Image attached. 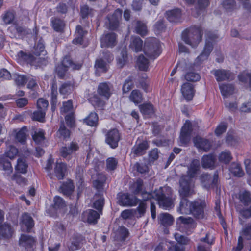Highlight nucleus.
<instances>
[{
  "label": "nucleus",
  "instance_id": "f257e3e1",
  "mask_svg": "<svg viewBox=\"0 0 251 251\" xmlns=\"http://www.w3.org/2000/svg\"><path fill=\"white\" fill-rule=\"evenodd\" d=\"M179 183L180 188L179 192L182 199L178 211L182 214H190L192 211L193 202H190L186 197L193 193V186L191 182L187 180V176L182 177L180 179Z\"/></svg>",
  "mask_w": 251,
  "mask_h": 251
},
{
  "label": "nucleus",
  "instance_id": "f03ea898",
  "mask_svg": "<svg viewBox=\"0 0 251 251\" xmlns=\"http://www.w3.org/2000/svg\"><path fill=\"white\" fill-rule=\"evenodd\" d=\"M154 194L158 201L159 206L164 209H169L174 207V200L175 198L173 194L171 187L164 186L154 191Z\"/></svg>",
  "mask_w": 251,
  "mask_h": 251
},
{
  "label": "nucleus",
  "instance_id": "7ed1b4c3",
  "mask_svg": "<svg viewBox=\"0 0 251 251\" xmlns=\"http://www.w3.org/2000/svg\"><path fill=\"white\" fill-rule=\"evenodd\" d=\"M202 36L201 27H192L182 33V39L192 47H195L200 42Z\"/></svg>",
  "mask_w": 251,
  "mask_h": 251
},
{
  "label": "nucleus",
  "instance_id": "20e7f679",
  "mask_svg": "<svg viewBox=\"0 0 251 251\" xmlns=\"http://www.w3.org/2000/svg\"><path fill=\"white\" fill-rule=\"evenodd\" d=\"M144 52L151 59L157 58L161 52L159 41L154 38L147 39L145 43Z\"/></svg>",
  "mask_w": 251,
  "mask_h": 251
},
{
  "label": "nucleus",
  "instance_id": "39448f33",
  "mask_svg": "<svg viewBox=\"0 0 251 251\" xmlns=\"http://www.w3.org/2000/svg\"><path fill=\"white\" fill-rule=\"evenodd\" d=\"M217 37V35L215 33L210 32L206 33L207 39L204 48L201 53L196 59L195 62L196 64L199 65L208 58L213 48L212 42L209 40H213Z\"/></svg>",
  "mask_w": 251,
  "mask_h": 251
},
{
  "label": "nucleus",
  "instance_id": "423d86ee",
  "mask_svg": "<svg viewBox=\"0 0 251 251\" xmlns=\"http://www.w3.org/2000/svg\"><path fill=\"white\" fill-rule=\"evenodd\" d=\"M113 60V55L108 51H102L100 57L96 60L95 67L97 73L105 72L108 70V63Z\"/></svg>",
  "mask_w": 251,
  "mask_h": 251
},
{
  "label": "nucleus",
  "instance_id": "0eeeda50",
  "mask_svg": "<svg viewBox=\"0 0 251 251\" xmlns=\"http://www.w3.org/2000/svg\"><path fill=\"white\" fill-rule=\"evenodd\" d=\"M70 68L72 69H78L72 60L68 57L63 58L62 63L56 68V72L60 78H63L68 69Z\"/></svg>",
  "mask_w": 251,
  "mask_h": 251
},
{
  "label": "nucleus",
  "instance_id": "6e6552de",
  "mask_svg": "<svg viewBox=\"0 0 251 251\" xmlns=\"http://www.w3.org/2000/svg\"><path fill=\"white\" fill-rule=\"evenodd\" d=\"M200 179L202 187L208 190L216 185L218 176L216 173L212 176L207 174H203L200 176Z\"/></svg>",
  "mask_w": 251,
  "mask_h": 251
},
{
  "label": "nucleus",
  "instance_id": "1a4fd4ad",
  "mask_svg": "<svg viewBox=\"0 0 251 251\" xmlns=\"http://www.w3.org/2000/svg\"><path fill=\"white\" fill-rule=\"evenodd\" d=\"M118 201L120 205L132 206L139 203V199L135 196H131L128 193H124L119 195Z\"/></svg>",
  "mask_w": 251,
  "mask_h": 251
},
{
  "label": "nucleus",
  "instance_id": "9d476101",
  "mask_svg": "<svg viewBox=\"0 0 251 251\" xmlns=\"http://www.w3.org/2000/svg\"><path fill=\"white\" fill-rule=\"evenodd\" d=\"M217 81L232 80L234 79L235 75L230 71L224 69H217L211 71Z\"/></svg>",
  "mask_w": 251,
  "mask_h": 251
},
{
  "label": "nucleus",
  "instance_id": "9b49d317",
  "mask_svg": "<svg viewBox=\"0 0 251 251\" xmlns=\"http://www.w3.org/2000/svg\"><path fill=\"white\" fill-rule=\"evenodd\" d=\"M120 140V134L119 131L116 129L109 130L105 134V142L113 149H115L118 146Z\"/></svg>",
  "mask_w": 251,
  "mask_h": 251
},
{
  "label": "nucleus",
  "instance_id": "f8f14e48",
  "mask_svg": "<svg viewBox=\"0 0 251 251\" xmlns=\"http://www.w3.org/2000/svg\"><path fill=\"white\" fill-rule=\"evenodd\" d=\"M17 57L20 61H25L35 66H40L42 60L41 58L34 57L32 54H27L23 51L18 52Z\"/></svg>",
  "mask_w": 251,
  "mask_h": 251
},
{
  "label": "nucleus",
  "instance_id": "ddd939ff",
  "mask_svg": "<svg viewBox=\"0 0 251 251\" xmlns=\"http://www.w3.org/2000/svg\"><path fill=\"white\" fill-rule=\"evenodd\" d=\"M192 130L191 123L189 121H186L182 127L179 137L180 141L181 144L186 145L190 141Z\"/></svg>",
  "mask_w": 251,
  "mask_h": 251
},
{
  "label": "nucleus",
  "instance_id": "4468645a",
  "mask_svg": "<svg viewBox=\"0 0 251 251\" xmlns=\"http://www.w3.org/2000/svg\"><path fill=\"white\" fill-rule=\"evenodd\" d=\"M205 203L204 201H198L193 202V205L192 206L191 214L198 219H202L204 217V208Z\"/></svg>",
  "mask_w": 251,
  "mask_h": 251
},
{
  "label": "nucleus",
  "instance_id": "2eb2a0df",
  "mask_svg": "<svg viewBox=\"0 0 251 251\" xmlns=\"http://www.w3.org/2000/svg\"><path fill=\"white\" fill-rule=\"evenodd\" d=\"M116 43V35L114 33L104 34L100 39V45L102 48H112Z\"/></svg>",
  "mask_w": 251,
  "mask_h": 251
},
{
  "label": "nucleus",
  "instance_id": "dca6fc26",
  "mask_svg": "<svg viewBox=\"0 0 251 251\" xmlns=\"http://www.w3.org/2000/svg\"><path fill=\"white\" fill-rule=\"evenodd\" d=\"M241 234V236L238 238L237 246L233 249V251H241L243 248V239L242 236L245 237L248 240L251 239V224L244 228Z\"/></svg>",
  "mask_w": 251,
  "mask_h": 251
},
{
  "label": "nucleus",
  "instance_id": "f3484780",
  "mask_svg": "<svg viewBox=\"0 0 251 251\" xmlns=\"http://www.w3.org/2000/svg\"><path fill=\"white\" fill-rule=\"evenodd\" d=\"M122 10L117 9L111 17H108L109 28L111 30H115L119 26L120 20L121 19Z\"/></svg>",
  "mask_w": 251,
  "mask_h": 251
},
{
  "label": "nucleus",
  "instance_id": "a211bd4d",
  "mask_svg": "<svg viewBox=\"0 0 251 251\" xmlns=\"http://www.w3.org/2000/svg\"><path fill=\"white\" fill-rule=\"evenodd\" d=\"M149 148L148 143L146 141H138L132 148V152L135 156H141L144 154Z\"/></svg>",
  "mask_w": 251,
  "mask_h": 251
},
{
  "label": "nucleus",
  "instance_id": "6ab92c4d",
  "mask_svg": "<svg viewBox=\"0 0 251 251\" xmlns=\"http://www.w3.org/2000/svg\"><path fill=\"white\" fill-rule=\"evenodd\" d=\"M113 91L111 84L106 82L100 83L98 88V93L99 95L108 99L110 97Z\"/></svg>",
  "mask_w": 251,
  "mask_h": 251
},
{
  "label": "nucleus",
  "instance_id": "aec40b11",
  "mask_svg": "<svg viewBox=\"0 0 251 251\" xmlns=\"http://www.w3.org/2000/svg\"><path fill=\"white\" fill-rule=\"evenodd\" d=\"M193 142L195 146L197 148L203 150L205 151H208L211 146L210 142L208 140L200 137H196L194 138Z\"/></svg>",
  "mask_w": 251,
  "mask_h": 251
},
{
  "label": "nucleus",
  "instance_id": "412c9836",
  "mask_svg": "<svg viewBox=\"0 0 251 251\" xmlns=\"http://www.w3.org/2000/svg\"><path fill=\"white\" fill-rule=\"evenodd\" d=\"M129 47L135 52L141 51L143 49V41L139 37L132 36Z\"/></svg>",
  "mask_w": 251,
  "mask_h": 251
},
{
  "label": "nucleus",
  "instance_id": "4be33fe9",
  "mask_svg": "<svg viewBox=\"0 0 251 251\" xmlns=\"http://www.w3.org/2000/svg\"><path fill=\"white\" fill-rule=\"evenodd\" d=\"M200 163L199 160H193L188 167L187 172L188 176L190 178L195 177L200 169Z\"/></svg>",
  "mask_w": 251,
  "mask_h": 251
},
{
  "label": "nucleus",
  "instance_id": "5701e85b",
  "mask_svg": "<svg viewBox=\"0 0 251 251\" xmlns=\"http://www.w3.org/2000/svg\"><path fill=\"white\" fill-rule=\"evenodd\" d=\"M181 93L187 100H191L194 95L193 85L189 83L183 84L181 87Z\"/></svg>",
  "mask_w": 251,
  "mask_h": 251
},
{
  "label": "nucleus",
  "instance_id": "b1692460",
  "mask_svg": "<svg viewBox=\"0 0 251 251\" xmlns=\"http://www.w3.org/2000/svg\"><path fill=\"white\" fill-rule=\"evenodd\" d=\"M141 113L145 117H151L154 114L155 109L151 103H145L139 106Z\"/></svg>",
  "mask_w": 251,
  "mask_h": 251
},
{
  "label": "nucleus",
  "instance_id": "393cba45",
  "mask_svg": "<svg viewBox=\"0 0 251 251\" xmlns=\"http://www.w3.org/2000/svg\"><path fill=\"white\" fill-rule=\"evenodd\" d=\"M86 31L84 30L80 25H77L76 27V30L75 34V38L73 40V43L75 44L83 45V38L87 34Z\"/></svg>",
  "mask_w": 251,
  "mask_h": 251
},
{
  "label": "nucleus",
  "instance_id": "a878e982",
  "mask_svg": "<svg viewBox=\"0 0 251 251\" xmlns=\"http://www.w3.org/2000/svg\"><path fill=\"white\" fill-rule=\"evenodd\" d=\"M34 243V239L28 235L22 234L19 239L20 246L25 247V249L31 248Z\"/></svg>",
  "mask_w": 251,
  "mask_h": 251
},
{
  "label": "nucleus",
  "instance_id": "bb28decb",
  "mask_svg": "<svg viewBox=\"0 0 251 251\" xmlns=\"http://www.w3.org/2000/svg\"><path fill=\"white\" fill-rule=\"evenodd\" d=\"M181 17V12L179 9H175L166 12V17L171 22H179Z\"/></svg>",
  "mask_w": 251,
  "mask_h": 251
},
{
  "label": "nucleus",
  "instance_id": "cd10ccee",
  "mask_svg": "<svg viewBox=\"0 0 251 251\" xmlns=\"http://www.w3.org/2000/svg\"><path fill=\"white\" fill-rule=\"evenodd\" d=\"M78 146L76 143H72L68 147H64L61 148L60 152L61 156L64 158H69L70 155L74 152L77 150Z\"/></svg>",
  "mask_w": 251,
  "mask_h": 251
},
{
  "label": "nucleus",
  "instance_id": "c85d7f7f",
  "mask_svg": "<svg viewBox=\"0 0 251 251\" xmlns=\"http://www.w3.org/2000/svg\"><path fill=\"white\" fill-rule=\"evenodd\" d=\"M13 232L10 225L5 223L0 226V238L8 239L12 236Z\"/></svg>",
  "mask_w": 251,
  "mask_h": 251
},
{
  "label": "nucleus",
  "instance_id": "c756f323",
  "mask_svg": "<svg viewBox=\"0 0 251 251\" xmlns=\"http://www.w3.org/2000/svg\"><path fill=\"white\" fill-rule=\"evenodd\" d=\"M16 139L22 143H24L27 137V129L26 126H24L20 129H15Z\"/></svg>",
  "mask_w": 251,
  "mask_h": 251
},
{
  "label": "nucleus",
  "instance_id": "7c9ffc66",
  "mask_svg": "<svg viewBox=\"0 0 251 251\" xmlns=\"http://www.w3.org/2000/svg\"><path fill=\"white\" fill-rule=\"evenodd\" d=\"M179 219L181 221L180 226L182 227L187 228V230L185 231V232L187 233L191 231L190 230H189L190 228H194L196 226L193 219L191 218H186L180 217Z\"/></svg>",
  "mask_w": 251,
  "mask_h": 251
},
{
  "label": "nucleus",
  "instance_id": "2f4dec72",
  "mask_svg": "<svg viewBox=\"0 0 251 251\" xmlns=\"http://www.w3.org/2000/svg\"><path fill=\"white\" fill-rule=\"evenodd\" d=\"M222 95L224 98H227L234 92V87L231 84H223L220 85Z\"/></svg>",
  "mask_w": 251,
  "mask_h": 251
},
{
  "label": "nucleus",
  "instance_id": "473e14b6",
  "mask_svg": "<svg viewBox=\"0 0 251 251\" xmlns=\"http://www.w3.org/2000/svg\"><path fill=\"white\" fill-rule=\"evenodd\" d=\"M159 219L160 224L164 227L171 226L173 222V218L172 216L167 213L160 214Z\"/></svg>",
  "mask_w": 251,
  "mask_h": 251
},
{
  "label": "nucleus",
  "instance_id": "72a5a7b5",
  "mask_svg": "<svg viewBox=\"0 0 251 251\" xmlns=\"http://www.w3.org/2000/svg\"><path fill=\"white\" fill-rule=\"evenodd\" d=\"M215 158L212 154L204 155L202 158L201 164L204 168L213 167L215 163Z\"/></svg>",
  "mask_w": 251,
  "mask_h": 251
},
{
  "label": "nucleus",
  "instance_id": "f704fd0d",
  "mask_svg": "<svg viewBox=\"0 0 251 251\" xmlns=\"http://www.w3.org/2000/svg\"><path fill=\"white\" fill-rule=\"evenodd\" d=\"M83 215L87 216V221L89 223L95 224L100 218V214L94 210H88L84 212Z\"/></svg>",
  "mask_w": 251,
  "mask_h": 251
},
{
  "label": "nucleus",
  "instance_id": "c9c22d12",
  "mask_svg": "<svg viewBox=\"0 0 251 251\" xmlns=\"http://www.w3.org/2000/svg\"><path fill=\"white\" fill-rule=\"evenodd\" d=\"M134 23L135 33L142 36H145L148 32L146 25L139 21H135Z\"/></svg>",
  "mask_w": 251,
  "mask_h": 251
},
{
  "label": "nucleus",
  "instance_id": "e433bc0d",
  "mask_svg": "<svg viewBox=\"0 0 251 251\" xmlns=\"http://www.w3.org/2000/svg\"><path fill=\"white\" fill-rule=\"evenodd\" d=\"M66 166L64 163H57L54 168V173L58 179H62L64 176V173L66 171Z\"/></svg>",
  "mask_w": 251,
  "mask_h": 251
},
{
  "label": "nucleus",
  "instance_id": "4c0bfd02",
  "mask_svg": "<svg viewBox=\"0 0 251 251\" xmlns=\"http://www.w3.org/2000/svg\"><path fill=\"white\" fill-rule=\"evenodd\" d=\"M137 65L140 70L147 71L149 66V61L144 55L139 56L137 60Z\"/></svg>",
  "mask_w": 251,
  "mask_h": 251
},
{
  "label": "nucleus",
  "instance_id": "58836bf2",
  "mask_svg": "<svg viewBox=\"0 0 251 251\" xmlns=\"http://www.w3.org/2000/svg\"><path fill=\"white\" fill-rule=\"evenodd\" d=\"M28 165L24 158H19L15 166L16 171L20 173L25 174L27 172Z\"/></svg>",
  "mask_w": 251,
  "mask_h": 251
},
{
  "label": "nucleus",
  "instance_id": "ea45409f",
  "mask_svg": "<svg viewBox=\"0 0 251 251\" xmlns=\"http://www.w3.org/2000/svg\"><path fill=\"white\" fill-rule=\"evenodd\" d=\"M22 225L26 227V231L29 232L30 229L34 226L33 220L28 214L25 213L22 217Z\"/></svg>",
  "mask_w": 251,
  "mask_h": 251
},
{
  "label": "nucleus",
  "instance_id": "a19ab883",
  "mask_svg": "<svg viewBox=\"0 0 251 251\" xmlns=\"http://www.w3.org/2000/svg\"><path fill=\"white\" fill-rule=\"evenodd\" d=\"M106 180V176L103 174H99L98 176V178L93 182L95 188L99 191L103 190V186Z\"/></svg>",
  "mask_w": 251,
  "mask_h": 251
},
{
  "label": "nucleus",
  "instance_id": "79ce46f5",
  "mask_svg": "<svg viewBox=\"0 0 251 251\" xmlns=\"http://www.w3.org/2000/svg\"><path fill=\"white\" fill-rule=\"evenodd\" d=\"M74 189V186L72 181H69L64 182L60 187V191L65 195H70Z\"/></svg>",
  "mask_w": 251,
  "mask_h": 251
},
{
  "label": "nucleus",
  "instance_id": "37998d69",
  "mask_svg": "<svg viewBox=\"0 0 251 251\" xmlns=\"http://www.w3.org/2000/svg\"><path fill=\"white\" fill-rule=\"evenodd\" d=\"M0 169H2L8 174L12 173L13 168L10 161L4 157H0Z\"/></svg>",
  "mask_w": 251,
  "mask_h": 251
},
{
  "label": "nucleus",
  "instance_id": "c03bdc74",
  "mask_svg": "<svg viewBox=\"0 0 251 251\" xmlns=\"http://www.w3.org/2000/svg\"><path fill=\"white\" fill-rule=\"evenodd\" d=\"M57 86L55 83H53L52 84L51 93V104L52 111H54L55 109V106L57 102Z\"/></svg>",
  "mask_w": 251,
  "mask_h": 251
},
{
  "label": "nucleus",
  "instance_id": "a18cd8bd",
  "mask_svg": "<svg viewBox=\"0 0 251 251\" xmlns=\"http://www.w3.org/2000/svg\"><path fill=\"white\" fill-rule=\"evenodd\" d=\"M129 232L127 228L122 226L120 227L116 235L115 240L121 242H124L128 236Z\"/></svg>",
  "mask_w": 251,
  "mask_h": 251
},
{
  "label": "nucleus",
  "instance_id": "49530a36",
  "mask_svg": "<svg viewBox=\"0 0 251 251\" xmlns=\"http://www.w3.org/2000/svg\"><path fill=\"white\" fill-rule=\"evenodd\" d=\"M44 41L42 39H40L34 46L33 53L37 56H38L41 54L45 55L46 54V51L44 50Z\"/></svg>",
  "mask_w": 251,
  "mask_h": 251
},
{
  "label": "nucleus",
  "instance_id": "de8ad7c7",
  "mask_svg": "<svg viewBox=\"0 0 251 251\" xmlns=\"http://www.w3.org/2000/svg\"><path fill=\"white\" fill-rule=\"evenodd\" d=\"M230 170L234 176L237 177H241L244 174V171L242 169L240 165L236 163L231 164Z\"/></svg>",
  "mask_w": 251,
  "mask_h": 251
},
{
  "label": "nucleus",
  "instance_id": "09e8293b",
  "mask_svg": "<svg viewBox=\"0 0 251 251\" xmlns=\"http://www.w3.org/2000/svg\"><path fill=\"white\" fill-rule=\"evenodd\" d=\"M239 80L245 83H248L251 87V72L244 71L238 76Z\"/></svg>",
  "mask_w": 251,
  "mask_h": 251
},
{
  "label": "nucleus",
  "instance_id": "8fccbe9b",
  "mask_svg": "<svg viewBox=\"0 0 251 251\" xmlns=\"http://www.w3.org/2000/svg\"><path fill=\"white\" fill-rule=\"evenodd\" d=\"M129 99L135 104H137L142 101V96L138 90H134L129 96Z\"/></svg>",
  "mask_w": 251,
  "mask_h": 251
},
{
  "label": "nucleus",
  "instance_id": "3c124183",
  "mask_svg": "<svg viewBox=\"0 0 251 251\" xmlns=\"http://www.w3.org/2000/svg\"><path fill=\"white\" fill-rule=\"evenodd\" d=\"M44 135V132L43 130L37 129L32 133V138L36 143L39 144L44 141L45 139Z\"/></svg>",
  "mask_w": 251,
  "mask_h": 251
},
{
  "label": "nucleus",
  "instance_id": "603ef678",
  "mask_svg": "<svg viewBox=\"0 0 251 251\" xmlns=\"http://www.w3.org/2000/svg\"><path fill=\"white\" fill-rule=\"evenodd\" d=\"M143 182L142 180L139 179H137L132 185L131 189L132 192L135 194L137 195L140 193L143 192Z\"/></svg>",
  "mask_w": 251,
  "mask_h": 251
},
{
  "label": "nucleus",
  "instance_id": "864d4df0",
  "mask_svg": "<svg viewBox=\"0 0 251 251\" xmlns=\"http://www.w3.org/2000/svg\"><path fill=\"white\" fill-rule=\"evenodd\" d=\"M239 197L245 206H248L251 203V194L249 192L245 191L240 193Z\"/></svg>",
  "mask_w": 251,
  "mask_h": 251
},
{
  "label": "nucleus",
  "instance_id": "5fc2aeb1",
  "mask_svg": "<svg viewBox=\"0 0 251 251\" xmlns=\"http://www.w3.org/2000/svg\"><path fill=\"white\" fill-rule=\"evenodd\" d=\"M98 120V117L97 114L95 112H91L85 119V122L87 125L93 126L97 125Z\"/></svg>",
  "mask_w": 251,
  "mask_h": 251
},
{
  "label": "nucleus",
  "instance_id": "6e6d98bb",
  "mask_svg": "<svg viewBox=\"0 0 251 251\" xmlns=\"http://www.w3.org/2000/svg\"><path fill=\"white\" fill-rule=\"evenodd\" d=\"M53 29L56 31H62L65 27L64 21L59 19H55L52 21Z\"/></svg>",
  "mask_w": 251,
  "mask_h": 251
},
{
  "label": "nucleus",
  "instance_id": "4d7b16f0",
  "mask_svg": "<svg viewBox=\"0 0 251 251\" xmlns=\"http://www.w3.org/2000/svg\"><path fill=\"white\" fill-rule=\"evenodd\" d=\"M57 134L60 138L66 139L70 136V131L66 129L63 124H62L57 132Z\"/></svg>",
  "mask_w": 251,
  "mask_h": 251
},
{
  "label": "nucleus",
  "instance_id": "13d9d810",
  "mask_svg": "<svg viewBox=\"0 0 251 251\" xmlns=\"http://www.w3.org/2000/svg\"><path fill=\"white\" fill-rule=\"evenodd\" d=\"M53 206L55 209H61L65 206L64 200L59 196H56L53 199Z\"/></svg>",
  "mask_w": 251,
  "mask_h": 251
},
{
  "label": "nucleus",
  "instance_id": "bf43d9fd",
  "mask_svg": "<svg viewBox=\"0 0 251 251\" xmlns=\"http://www.w3.org/2000/svg\"><path fill=\"white\" fill-rule=\"evenodd\" d=\"M219 159L221 162H223L225 163H228L231 161L232 157L229 151H226L222 152L220 154Z\"/></svg>",
  "mask_w": 251,
  "mask_h": 251
},
{
  "label": "nucleus",
  "instance_id": "052dcab7",
  "mask_svg": "<svg viewBox=\"0 0 251 251\" xmlns=\"http://www.w3.org/2000/svg\"><path fill=\"white\" fill-rule=\"evenodd\" d=\"M73 90V86L70 83H64L59 88V92L61 95H65L70 93Z\"/></svg>",
  "mask_w": 251,
  "mask_h": 251
},
{
  "label": "nucleus",
  "instance_id": "680f3d73",
  "mask_svg": "<svg viewBox=\"0 0 251 251\" xmlns=\"http://www.w3.org/2000/svg\"><path fill=\"white\" fill-rule=\"evenodd\" d=\"M15 18L14 14L13 12L7 11L6 12L2 17V19L4 23L5 24H11Z\"/></svg>",
  "mask_w": 251,
  "mask_h": 251
},
{
  "label": "nucleus",
  "instance_id": "e2e57ef3",
  "mask_svg": "<svg viewBox=\"0 0 251 251\" xmlns=\"http://www.w3.org/2000/svg\"><path fill=\"white\" fill-rule=\"evenodd\" d=\"M118 162L117 160L113 157L108 158L106 160V168L109 171H112L116 169L117 166Z\"/></svg>",
  "mask_w": 251,
  "mask_h": 251
},
{
  "label": "nucleus",
  "instance_id": "0e129e2a",
  "mask_svg": "<svg viewBox=\"0 0 251 251\" xmlns=\"http://www.w3.org/2000/svg\"><path fill=\"white\" fill-rule=\"evenodd\" d=\"M46 111L44 110H38L33 113V119L36 121L43 122L45 116Z\"/></svg>",
  "mask_w": 251,
  "mask_h": 251
},
{
  "label": "nucleus",
  "instance_id": "69168bd1",
  "mask_svg": "<svg viewBox=\"0 0 251 251\" xmlns=\"http://www.w3.org/2000/svg\"><path fill=\"white\" fill-rule=\"evenodd\" d=\"M89 101L94 106L101 107L104 105V102L97 95L90 98Z\"/></svg>",
  "mask_w": 251,
  "mask_h": 251
},
{
  "label": "nucleus",
  "instance_id": "338daca9",
  "mask_svg": "<svg viewBox=\"0 0 251 251\" xmlns=\"http://www.w3.org/2000/svg\"><path fill=\"white\" fill-rule=\"evenodd\" d=\"M185 77L186 80L189 81H197L200 79V75L198 73L193 72L187 73Z\"/></svg>",
  "mask_w": 251,
  "mask_h": 251
},
{
  "label": "nucleus",
  "instance_id": "774afa93",
  "mask_svg": "<svg viewBox=\"0 0 251 251\" xmlns=\"http://www.w3.org/2000/svg\"><path fill=\"white\" fill-rule=\"evenodd\" d=\"M14 80L17 85L23 86L27 82V79L24 75H14Z\"/></svg>",
  "mask_w": 251,
  "mask_h": 251
}]
</instances>
